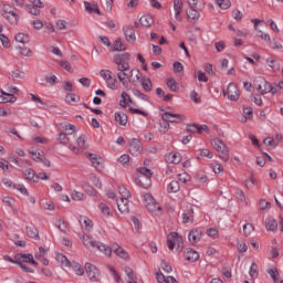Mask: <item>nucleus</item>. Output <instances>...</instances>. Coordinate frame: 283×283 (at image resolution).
Listing matches in <instances>:
<instances>
[{
  "instance_id": "obj_5",
  "label": "nucleus",
  "mask_w": 283,
  "mask_h": 283,
  "mask_svg": "<svg viewBox=\"0 0 283 283\" xmlns=\"http://www.w3.org/2000/svg\"><path fill=\"white\" fill-rule=\"evenodd\" d=\"M99 76L106 83V87H108V90H113V91L118 90V80L116 78V75L111 70H107V69L101 70Z\"/></svg>"
},
{
  "instance_id": "obj_22",
  "label": "nucleus",
  "mask_w": 283,
  "mask_h": 283,
  "mask_svg": "<svg viewBox=\"0 0 283 283\" xmlns=\"http://www.w3.org/2000/svg\"><path fill=\"white\" fill-rule=\"evenodd\" d=\"M156 280L158 283H179L174 276H165L163 272H156Z\"/></svg>"
},
{
  "instance_id": "obj_59",
  "label": "nucleus",
  "mask_w": 283,
  "mask_h": 283,
  "mask_svg": "<svg viewBox=\"0 0 283 283\" xmlns=\"http://www.w3.org/2000/svg\"><path fill=\"white\" fill-rule=\"evenodd\" d=\"M27 235L33 238V240H39V230H36V228L27 227Z\"/></svg>"
},
{
  "instance_id": "obj_8",
  "label": "nucleus",
  "mask_w": 283,
  "mask_h": 283,
  "mask_svg": "<svg viewBox=\"0 0 283 283\" xmlns=\"http://www.w3.org/2000/svg\"><path fill=\"white\" fill-rule=\"evenodd\" d=\"M85 271L91 282H101V271L92 263L85 264Z\"/></svg>"
},
{
  "instance_id": "obj_17",
  "label": "nucleus",
  "mask_w": 283,
  "mask_h": 283,
  "mask_svg": "<svg viewBox=\"0 0 283 283\" xmlns=\"http://www.w3.org/2000/svg\"><path fill=\"white\" fill-rule=\"evenodd\" d=\"M168 249H170V251H174L176 243L178 242L180 244V242H182V237H180V234H178V232H171L168 235Z\"/></svg>"
},
{
  "instance_id": "obj_13",
  "label": "nucleus",
  "mask_w": 283,
  "mask_h": 283,
  "mask_svg": "<svg viewBox=\"0 0 283 283\" xmlns=\"http://www.w3.org/2000/svg\"><path fill=\"white\" fill-rule=\"evenodd\" d=\"M252 23L254 24V30L258 32V36L262 39L263 41H269L271 42V35L269 33L262 32L260 30V23H264V20H259V19H252Z\"/></svg>"
},
{
  "instance_id": "obj_2",
  "label": "nucleus",
  "mask_w": 283,
  "mask_h": 283,
  "mask_svg": "<svg viewBox=\"0 0 283 283\" xmlns=\"http://www.w3.org/2000/svg\"><path fill=\"white\" fill-rule=\"evenodd\" d=\"M151 176L153 174L149 168H138L135 182L136 185H139V187H143L144 189H149V187H151Z\"/></svg>"
},
{
  "instance_id": "obj_43",
  "label": "nucleus",
  "mask_w": 283,
  "mask_h": 283,
  "mask_svg": "<svg viewBox=\"0 0 283 283\" xmlns=\"http://www.w3.org/2000/svg\"><path fill=\"white\" fill-rule=\"evenodd\" d=\"M98 209L101 213H103L104 218H112V216H114V213L112 212V209L108 208V206L105 203H99Z\"/></svg>"
},
{
  "instance_id": "obj_55",
  "label": "nucleus",
  "mask_w": 283,
  "mask_h": 283,
  "mask_svg": "<svg viewBox=\"0 0 283 283\" xmlns=\"http://www.w3.org/2000/svg\"><path fill=\"white\" fill-rule=\"evenodd\" d=\"M140 82L145 92H151V80L149 77H143Z\"/></svg>"
},
{
  "instance_id": "obj_27",
  "label": "nucleus",
  "mask_w": 283,
  "mask_h": 283,
  "mask_svg": "<svg viewBox=\"0 0 283 283\" xmlns=\"http://www.w3.org/2000/svg\"><path fill=\"white\" fill-rule=\"evenodd\" d=\"M0 103H17V96H14V94L4 91H0Z\"/></svg>"
},
{
  "instance_id": "obj_24",
  "label": "nucleus",
  "mask_w": 283,
  "mask_h": 283,
  "mask_svg": "<svg viewBox=\"0 0 283 283\" xmlns=\"http://www.w3.org/2000/svg\"><path fill=\"white\" fill-rule=\"evenodd\" d=\"M265 63H266L268 67H270V70L272 72H280L281 65H280V61H277V59H275V57H268L265 60Z\"/></svg>"
},
{
  "instance_id": "obj_58",
  "label": "nucleus",
  "mask_w": 283,
  "mask_h": 283,
  "mask_svg": "<svg viewBox=\"0 0 283 283\" xmlns=\"http://www.w3.org/2000/svg\"><path fill=\"white\" fill-rule=\"evenodd\" d=\"M71 198L72 200H75L76 202H78L81 200H85V193L77 190H73L71 193Z\"/></svg>"
},
{
  "instance_id": "obj_40",
  "label": "nucleus",
  "mask_w": 283,
  "mask_h": 283,
  "mask_svg": "<svg viewBox=\"0 0 283 283\" xmlns=\"http://www.w3.org/2000/svg\"><path fill=\"white\" fill-rule=\"evenodd\" d=\"M117 78L126 88L129 87V76L125 71H119V73H117Z\"/></svg>"
},
{
  "instance_id": "obj_35",
  "label": "nucleus",
  "mask_w": 283,
  "mask_h": 283,
  "mask_svg": "<svg viewBox=\"0 0 283 283\" xmlns=\"http://www.w3.org/2000/svg\"><path fill=\"white\" fill-rule=\"evenodd\" d=\"M184 224H189L193 222V208H189L182 213Z\"/></svg>"
},
{
  "instance_id": "obj_12",
  "label": "nucleus",
  "mask_w": 283,
  "mask_h": 283,
  "mask_svg": "<svg viewBox=\"0 0 283 283\" xmlns=\"http://www.w3.org/2000/svg\"><path fill=\"white\" fill-rule=\"evenodd\" d=\"M184 258L187 262H198V260H200V253L192 248H186L184 251Z\"/></svg>"
},
{
  "instance_id": "obj_36",
  "label": "nucleus",
  "mask_w": 283,
  "mask_h": 283,
  "mask_svg": "<svg viewBox=\"0 0 283 283\" xmlns=\"http://www.w3.org/2000/svg\"><path fill=\"white\" fill-rule=\"evenodd\" d=\"M54 227H56V229H59V231L62 233H67V231H70V226H67V222L61 219L55 220Z\"/></svg>"
},
{
  "instance_id": "obj_9",
  "label": "nucleus",
  "mask_w": 283,
  "mask_h": 283,
  "mask_svg": "<svg viewBox=\"0 0 283 283\" xmlns=\"http://www.w3.org/2000/svg\"><path fill=\"white\" fill-rule=\"evenodd\" d=\"M256 90L260 92V94H269L270 92L271 94H277V87L271 86V84L262 77L259 80Z\"/></svg>"
},
{
  "instance_id": "obj_47",
  "label": "nucleus",
  "mask_w": 283,
  "mask_h": 283,
  "mask_svg": "<svg viewBox=\"0 0 283 283\" xmlns=\"http://www.w3.org/2000/svg\"><path fill=\"white\" fill-rule=\"evenodd\" d=\"M120 96H122V99L119 101V105L122 107H127V105L132 103V97L129 96V94H127V92H123Z\"/></svg>"
},
{
  "instance_id": "obj_50",
  "label": "nucleus",
  "mask_w": 283,
  "mask_h": 283,
  "mask_svg": "<svg viewBox=\"0 0 283 283\" xmlns=\"http://www.w3.org/2000/svg\"><path fill=\"white\" fill-rule=\"evenodd\" d=\"M65 101L69 105H74L75 103H78L81 101V97L74 93H70L66 95Z\"/></svg>"
},
{
  "instance_id": "obj_19",
  "label": "nucleus",
  "mask_w": 283,
  "mask_h": 283,
  "mask_svg": "<svg viewBox=\"0 0 283 283\" xmlns=\"http://www.w3.org/2000/svg\"><path fill=\"white\" fill-rule=\"evenodd\" d=\"M87 158L91 160L93 167L96 168L97 171H103V158L94 154H88Z\"/></svg>"
},
{
  "instance_id": "obj_4",
  "label": "nucleus",
  "mask_w": 283,
  "mask_h": 283,
  "mask_svg": "<svg viewBox=\"0 0 283 283\" xmlns=\"http://www.w3.org/2000/svg\"><path fill=\"white\" fill-rule=\"evenodd\" d=\"M113 61L117 65L118 72H127L130 69L129 61H132V54L127 52L115 54Z\"/></svg>"
},
{
  "instance_id": "obj_41",
  "label": "nucleus",
  "mask_w": 283,
  "mask_h": 283,
  "mask_svg": "<svg viewBox=\"0 0 283 283\" xmlns=\"http://www.w3.org/2000/svg\"><path fill=\"white\" fill-rule=\"evenodd\" d=\"M115 120L118 125L125 127V125H127V114L124 112L115 113Z\"/></svg>"
},
{
  "instance_id": "obj_49",
  "label": "nucleus",
  "mask_w": 283,
  "mask_h": 283,
  "mask_svg": "<svg viewBox=\"0 0 283 283\" xmlns=\"http://www.w3.org/2000/svg\"><path fill=\"white\" fill-rule=\"evenodd\" d=\"M32 258H33V255H32L31 253H28V254H25V253H19V254H17V255L14 256V259H15V260H19V262H21V260H22V262H27V263H30L31 260H32Z\"/></svg>"
},
{
  "instance_id": "obj_21",
  "label": "nucleus",
  "mask_w": 283,
  "mask_h": 283,
  "mask_svg": "<svg viewBox=\"0 0 283 283\" xmlns=\"http://www.w3.org/2000/svg\"><path fill=\"white\" fill-rule=\"evenodd\" d=\"M112 249L117 258H120L122 260H129V253H127L123 247L115 243L112 245Z\"/></svg>"
},
{
  "instance_id": "obj_33",
  "label": "nucleus",
  "mask_w": 283,
  "mask_h": 283,
  "mask_svg": "<svg viewBox=\"0 0 283 283\" xmlns=\"http://www.w3.org/2000/svg\"><path fill=\"white\" fill-rule=\"evenodd\" d=\"M139 23H142V25L144 28H151L154 24V15L150 14H145L139 19Z\"/></svg>"
},
{
  "instance_id": "obj_28",
  "label": "nucleus",
  "mask_w": 283,
  "mask_h": 283,
  "mask_svg": "<svg viewBox=\"0 0 283 283\" xmlns=\"http://www.w3.org/2000/svg\"><path fill=\"white\" fill-rule=\"evenodd\" d=\"M67 269H71L73 273H75L80 277L85 275V270L83 269V265L81 263L71 262V265Z\"/></svg>"
},
{
  "instance_id": "obj_3",
  "label": "nucleus",
  "mask_w": 283,
  "mask_h": 283,
  "mask_svg": "<svg viewBox=\"0 0 283 283\" xmlns=\"http://www.w3.org/2000/svg\"><path fill=\"white\" fill-rule=\"evenodd\" d=\"M210 145L218 151L219 158L223 160V163H229V147H227V144L222 142V139L218 137H211L210 138Z\"/></svg>"
},
{
  "instance_id": "obj_16",
  "label": "nucleus",
  "mask_w": 283,
  "mask_h": 283,
  "mask_svg": "<svg viewBox=\"0 0 283 283\" xmlns=\"http://www.w3.org/2000/svg\"><path fill=\"white\" fill-rule=\"evenodd\" d=\"M82 242L88 251H92L93 253L96 251V244L98 241L94 240V238L87 234H84L82 237Z\"/></svg>"
},
{
  "instance_id": "obj_38",
  "label": "nucleus",
  "mask_w": 283,
  "mask_h": 283,
  "mask_svg": "<svg viewBox=\"0 0 283 283\" xmlns=\"http://www.w3.org/2000/svg\"><path fill=\"white\" fill-rule=\"evenodd\" d=\"M265 229L273 232L277 231V221H275L273 217H269L268 219H265Z\"/></svg>"
},
{
  "instance_id": "obj_10",
  "label": "nucleus",
  "mask_w": 283,
  "mask_h": 283,
  "mask_svg": "<svg viewBox=\"0 0 283 283\" xmlns=\"http://www.w3.org/2000/svg\"><path fill=\"white\" fill-rule=\"evenodd\" d=\"M163 120H166L167 123H185L187 120V116L182 114H174L166 112L161 115Z\"/></svg>"
},
{
  "instance_id": "obj_23",
  "label": "nucleus",
  "mask_w": 283,
  "mask_h": 283,
  "mask_svg": "<svg viewBox=\"0 0 283 283\" xmlns=\"http://www.w3.org/2000/svg\"><path fill=\"white\" fill-rule=\"evenodd\" d=\"M123 31L125 39L128 43L136 42V33L134 32V29L132 27H124Z\"/></svg>"
},
{
  "instance_id": "obj_51",
  "label": "nucleus",
  "mask_w": 283,
  "mask_h": 283,
  "mask_svg": "<svg viewBox=\"0 0 283 283\" xmlns=\"http://www.w3.org/2000/svg\"><path fill=\"white\" fill-rule=\"evenodd\" d=\"M168 191L169 193H178V191H180V184L177 180H172L168 185Z\"/></svg>"
},
{
  "instance_id": "obj_53",
  "label": "nucleus",
  "mask_w": 283,
  "mask_h": 283,
  "mask_svg": "<svg viewBox=\"0 0 283 283\" xmlns=\"http://www.w3.org/2000/svg\"><path fill=\"white\" fill-rule=\"evenodd\" d=\"M166 85L171 92H178V82L174 77L168 78Z\"/></svg>"
},
{
  "instance_id": "obj_57",
  "label": "nucleus",
  "mask_w": 283,
  "mask_h": 283,
  "mask_svg": "<svg viewBox=\"0 0 283 283\" xmlns=\"http://www.w3.org/2000/svg\"><path fill=\"white\" fill-rule=\"evenodd\" d=\"M269 275L272 277L274 283L280 282V272H277V268H272L268 270Z\"/></svg>"
},
{
  "instance_id": "obj_48",
  "label": "nucleus",
  "mask_w": 283,
  "mask_h": 283,
  "mask_svg": "<svg viewBox=\"0 0 283 283\" xmlns=\"http://www.w3.org/2000/svg\"><path fill=\"white\" fill-rule=\"evenodd\" d=\"M210 167H211L213 174H217V175L224 174V167H222V164H220V163L214 161V163L210 164Z\"/></svg>"
},
{
  "instance_id": "obj_39",
  "label": "nucleus",
  "mask_w": 283,
  "mask_h": 283,
  "mask_svg": "<svg viewBox=\"0 0 283 283\" xmlns=\"http://www.w3.org/2000/svg\"><path fill=\"white\" fill-rule=\"evenodd\" d=\"M29 154L31 155L32 160H34L35 163H43V158H45L42 150L40 149L29 150Z\"/></svg>"
},
{
  "instance_id": "obj_52",
  "label": "nucleus",
  "mask_w": 283,
  "mask_h": 283,
  "mask_svg": "<svg viewBox=\"0 0 283 283\" xmlns=\"http://www.w3.org/2000/svg\"><path fill=\"white\" fill-rule=\"evenodd\" d=\"M62 129H64V132H65V134H67V136H72V134H74V132H76V126H74L73 124L64 123L62 125Z\"/></svg>"
},
{
  "instance_id": "obj_25",
  "label": "nucleus",
  "mask_w": 283,
  "mask_h": 283,
  "mask_svg": "<svg viewBox=\"0 0 283 283\" xmlns=\"http://www.w3.org/2000/svg\"><path fill=\"white\" fill-rule=\"evenodd\" d=\"M112 248L103 242L97 241L95 244V251H99L101 253H104V255H112Z\"/></svg>"
},
{
  "instance_id": "obj_14",
  "label": "nucleus",
  "mask_w": 283,
  "mask_h": 283,
  "mask_svg": "<svg viewBox=\"0 0 283 283\" xmlns=\"http://www.w3.org/2000/svg\"><path fill=\"white\" fill-rule=\"evenodd\" d=\"M188 240L191 244H198L202 240V230L195 228L189 231Z\"/></svg>"
},
{
  "instance_id": "obj_29",
  "label": "nucleus",
  "mask_w": 283,
  "mask_h": 283,
  "mask_svg": "<svg viewBox=\"0 0 283 283\" xmlns=\"http://www.w3.org/2000/svg\"><path fill=\"white\" fill-rule=\"evenodd\" d=\"M2 202L4 205H7V207H9V209H11V211H13L14 213H17V211H19V208L17 207V200L15 199H13L11 197H3Z\"/></svg>"
},
{
  "instance_id": "obj_63",
  "label": "nucleus",
  "mask_w": 283,
  "mask_h": 283,
  "mask_svg": "<svg viewBox=\"0 0 283 283\" xmlns=\"http://www.w3.org/2000/svg\"><path fill=\"white\" fill-rule=\"evenodd\" d=\"M10 77L14 81L17 78H25V72L20 70H14L10 73Z\"/></svg>"
},
{
  "instance_id": "obj_18",
  "label": "nucleus",
  "mask_w": 283,
  "mask_h": 283,
  "mask_svg": "<svg viewBox=\"0 0 283 283\" xmlns=\"http://www.w3.org/2000/svg\"><path fill=\"white\" fill-rule=\"evenodd\" d=\"M182 161V155L180 153L171 151L168 155H166V163L168 165H178Z\"/></svg>"
},
{
  "instance_id": "obj_64",
  "label": "nucleus",
  "mask_w": 283,
  "mask_h": 283,
  "mask_svg": "<svg viewBox=\"0 0 283 283\" xmlns=\"http://www.w3.org/2000/svg\"><path fill=\"white\" fill-rule=\"evenodd\" d=\"M14 8H12V6L10 4H2V7L0 8V14L2 17H8L9 12L13 11Z\"/></svg>"
},
{
  "instance_id": "obj_37",
  "label": "nucleus",
  "mask_w": 283,
  "mask_h": 283,
  "mask_svg": "<svg viewBox=\"0 0 283 283\" xmlns=\"http://www.w3.org/2000/svg\"><path fill=\"white\" fill-rule=\"evenodd\" d=\"M187 17L191 23H196L200 19V12L193 8H190L187 11Z\"/></svg>"
},
{
  "instance_id": "obj_42",
  "label": "nucleus",
  "mask_w": 283,
  "mask_h": 283,
  "mask_svg": "<svg viewBox=\"0 0 283 283\" xmlns=\"http://www.w3.org/2000/svg\"><path fill=\"white\" fill-rule=\"evenodd\" d=\"M55 260L66 269L71 266V263H72L70 260H67V256H65L63 253H57L55 256Z\"/></svg>"
},
{
  "instance_id": "obj_62",
  "label": "nucleus",
  "mask_w": 283,
  "mask_h": 283,
  "mask_svg": "<svg viewBox=\"0 0 283 283\" xmlns=\"http://www.w3.org/2000/svg\"><path fill=\"white\" fill-rule=\"evenodd\" d=\"M270 48L272 50H283L282 42H280V40H277L275 38L270 40Z\"/></svg>"
},
{
  "instance_id": "obj_34",
  "label": "nucleus",
  "mask_w": 283,
  "mask_h": 283,
  "mask_svg": "<svg viewBox=\"0 0 283 283\" xmlns=\"http://www.w3.org/2000/svg\"><path fill=\"white\" fill-rule=\"evenodd\" d=\"M27 180H30L31 182H39V177L36 176V172L32 168H28L23 172Z\"/></svg>"
},
{
  "instance_id": "obj_60",
  "label": "nucleus",
  "mask_w": 283,
  "mask_h": 283,
  "mask_svg": "<svg viewBox=\"0 0 283 283\" xmlns=\"http://www.w3.org/2000/svg\"><path fill=\"white\" fill-rule=\"evenodd\" d=\"M17 50H20L21 56H28V57L34 56V52L30 48L18 46Z\"/></svg>"
},
{
  "instance_id": "obj_56",
  "label": "nucleus",
  "mask_w": 283,
  "mask_h": 283,
  "mask_svg": "<svg viewBox=\"0 0 283 283\" xmlns=\"http://www.w3.org/2000/svg\"><path fill=\"white\" fill-rule=\"evenodd\" d=\"M216 3L221 10H229L231 8V0H216Z\"/></svg>"
},
{
  "instance_id": "obj_15",
  "label": "nucleus",
  "mask_w": 283,
  "mask_h": 283,
  "mask_svg": "<svg viewBox=\"0 0 283 283\" xmlns=\"http://www.w3.org/2000/svg\"><path fill=\"white\" fill-rule=\"evenodd\" d=\"M140 151H143V144L140 140L134 138L129 144V153L132 156H140Z\"/></svg>"
},
{
  "instance_id": "obj_30",
  "label": "nucleus",
  "mask_w": 283,
  "mask_h": 283,
  "mask_svg": "<svg viewBox=\"0 0 283 283\" xmlns=\"http://www.w3.org/2000/svg\"><path fill=\"white\" fill-rule=\"evenodd\" d=\"M78 222L83 229H86V231H92V228L94 227V222L87 217H80Z\"/></svg>"
},
{
  "instance_id": "obj_61",
  "label": "nucleus",
  "mask_w": 283,
  "mask_h": 283,
  "mask_svg": "<svg viewBox=\"0 0 283 283\" xmlns=\"http://www.w3.org/2000/svg\"><path fill=\"white\" fill-rule=\"evenodd\" d=\"M76 143H77L80 149H87V137H85V135H81L76 139Z\"/></svg>"
},
{
  "instance_id": "obj_20",
  "label": "nucleus",
  "mask_w": 283,
  "mask_h": 283,
  "mask_svg": "<svg viewBox=\"0 0 283 283\" xmlns=\"http://www.w3.org/2000/svg\"><path fill=\"white\" fill-rule=\"evenodd\" d=\"M45 255H48V249L43 247H40L39 251L35 252V259L41 261L44 266H48V264H50V261L45 258Z\"/></svg>"
},
{
  "instance_id": "obj_45",
  "label": "nucleus",
  "mask_w": 283,
  "mask_h": 283,
  "mask_svg": "<svg viewBox=\"0 0 283 283\" xmlns=\"http://www.w3.org/2000/svg\"><path fill=\"white\" fill-rule=\"evenodd\" d=\"M127 50V46L123 43L122 39H117L114 42L112 52H125Z\"/></svg>"
},
{
  "instance_id": "obj_54",
  "label": "nucleus",
  "mask_w": 283,
  "mask_h": 283,
  "mask_svg": "<svg viewBox=\"0 0 283 283\" xmlns=\"http://www.w3.org/2000/svg\"><path fill=\"white\" fill-rule=\"evenodd\" d=\"M57 64L60 65V67H62V70H65L66 72H70V73L74 72L72 70V63H70L66 60H60L57 61Z\"/></svg>"
},
{
  "instance_id": "obj_7",
  "label": "nucleus",
  "mask_w": 283,
  "mask_h": 283,
  "mask_svg": "<svg viewBox=\"0 0 283 283\" xmlns=\"http://www.w3.org/2000/svg\"><path fill=\"white\" fill-rule=\"evenodd\" d=\"M223 96H227L229 101H239L240 99V88L235 83L228 84L227 88L223 90Z\"/></svg>"
},
{
  "instance_id": "obj_1",
  "label": "nucleus",
  "mask_w": 283,
  "mask_h": 283,
  "mask_svg": "<svg viewBox=\"0 0 283 283\" xmlns=\"http://www.w3.org/2000/svg\"><path fill=\"white\" fill-rule=\"evenodd\" d=\"M119 198H117L118 211L122 213H129V198H132V192L127 188L120 186L118 188Z\"/></svg>"
},
{
  "instance_id": "obj_6",
  "label": "nucleus",
  "mask_w": 283,
  "mask_h": 283,
  "mask_svg": "<svg viewBox=\"0 0 283 283\" xmlns=\"http://www.w3.org/2000/svg\"><path fill=\"white\" fill-rule=\"evenodd\" d=\"M146 209L150 212L154 213L155 216H160L163 208L160 207V203L156 202V199L153 198L151 195L149 193H144L143 195Z\"/></svg>"
},
{
  "instance_id": "obj_26",
  "label": "nucleus",
  "mask_w": 283,
  "mask_h": 283,
  "mask_svg": "<svg viewBox=\"0 0 283 283\" xmlns=\"http://www.w3.org/2000/svg\"><path fill=\"white\" fill-rule=\"evenodd\" d=\"M84 8H85V11L88 12V14L101 15V10L98 9V4L96 3H90L88 1H84Z\"/></svg>"
},
{
  "instance_id": "obj_46",
  "label": "nucleus",
  "mask_w": 283,
  "mask_h": 283,
  "mask_svg": "<svg viewBox=\"0 0 283 283\" xmlns=\"http://www.w3.org/2000/svg\"><path fill=\"white\" fill-rule=\"evenodd\" d=\"M253 118V108L245 107L243 108V117L241 118V123H247V120H251Z\"/></svg>"
},
{
  "instance_id": "obj_44",
  "label": "nucleus",
  "mask_w": 283,
  "mask_h": 283,
  "mask_svg": "<svg viewBox=\"0 0 283 283\" xmlns=\"http://www.w3.org/2000/svg\"><path fill=\"white\" fill-rule=\"evenodd\" d=\"M130 78L133 83H140V81H143V74L140 73V70L133 69L130 71Z\"/></svg>"
},
{
  "instance_id": "obj_32",
  "label": "nucleus",
  "mask_w": 283,
  "mask_h": 283,
  "mask_svg": "<svg viewBox=\"0 0 283 283\" xmlns=\"http://www.w3.org/2000/svg\"><path fill=\"white\" fill-rule=\"evenodd\" d=\"M14 41L22 45H27V43H30V35L28 33L20 32L14 35Z\"/></svg>"
},
{
  "instance_id": "obj_11",
  "label": "nucleus",
  "mask_w": 283,
  "mask_h": 283,
  "mask_svg": "<svg viewBox=\"0 0 283 283\" xmlns=\"http://www.w3.org/2000/svg\"><path fill=\"white\" fill-rule=\"evenodd\" d=\"M172 10L176 21H182V12L185 10V3L182 2V0H174Z\"/></svg>"
},
{
  "instance_id": "obj_31",
  "label": "nucleus",
  "mask_w": 283,
  "mask_h": 283,
  "mask_svg": "<svg viewBox=\"0 0 283 283\" xmlns=\"http://www.w3.org/2000/svg\"><path fill=\"white\" fill-rule=\"evenodd\" d=\"M3 19L9 21V23H11V25H18L19 24V14H17L14 9L11 12L7 13V15H4Z\"/></svg>"
}]
</instances>
